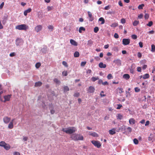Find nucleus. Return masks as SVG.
<instances>
[{"label": "nucleus", "mask_w": 155, "mask_h": 155, "mask_svg": "<svg viewBox=\"0 0 155 155\" xmlns=\"http://www.w3.org/2000/svg\"><path fill=\"white\" fill-rule=\"evenodd\" d=\"M14 155H20V153L18 152H15L13 153Z\"/></svg>", "instance_id": "nucleus-57"}, {"label": "nucleus", "mask_w": 155, "mask_h": 155, "mask_svg": "<svg viewBox=\"0 0 155 155\" xmlns=\"http://www.w3.org/2000/svg\"><path fill=\"white\" fill-rule=\"evenodd\" d=\"M92 72V71L91 69H88L87 72L86 73L87 74H91Z\"/></svg>", "instance_id": "nucleus-63"}, {"label": "nucleus", "mask_w": 155, "mask_h": 155, "mask_svg": "<svg viewBox=\"0 0 155 155\" xmlns=\"http://www.w3.org/2000/svg\"><path fill=\"white\" fill-rule=\"evenodd\" d=\"M53 28H54L53 26L51 25H49L48 27V28L49 29L51 30H52L53 29Z\"/></svg>", "instance_id": "nucleus-52"}, {"label": "nucleus", "mask_w": 155, "mask_h": 155, "mask_svg": "<svg viewBox=\"0 0 155 155\" xmlns=\"http://www.w3.org/2000/svg\"><path fill=\"white\" fill-rule=\"evenodd\" d=\"M54 82L57 84H59L61 83L60 81L57 78H55L54 79Z\"/></svg>", "instance_id": "nucleus-28"}, {"label": "nucleus", "mask_w": 155, "mask_h": 155, "mask_svg": "<svg viewBox=\"0 0 155 155\" xmlns=\"http://www.w3.org/2000/svg\"><path fill=\"white\" fill-rule=\"evenodd\" d=\"M107 78L108 79H111L113 78V77L111 74H109L107 76Z\"/></svg>", "instance_id": "nucleus-39"}, {"label": "nucleus", "mask_w": 155, "mask_h": 155, "mask_svg": "<svg viewBox=\"0 0 155 155\" xmlns=\"http://www.w3.org/2000/svg\"><path fill=\"white\" fill-rule=\"evenodd\" d=\"M117 93H118L120 94H121L124 92L123 89L121 87L118 88H117Z\"/></svg>", "instance_id": "nucleus-21"}, {"label": "nucleus", "mask_w": 155, "mask_h": 155, "mask_svg": "<svg viewBox=\"0 0 155 155\" xmlns=\"http://www.w3.org/2000/svg\"><path fill=\"white\" fill-rule=\"evenodd\" d=\"M144 6V5L143 4H142L141 5H139L138 8L139 9H142L143 8V7Z\"/></svg>", "instance_id": "nucleus-36"}, {"label": "nucleus", "mask_w": 155, "mask_h": 155, "mask_svg": "<svg viewBox=\"0 0 155 155\" xmlns=\"http://www.w3.org/2000/svg\"><path fill=\"white\" fill-rule=\"evenodd\" d=\"M110 8L109 5H108L107 6H105L104 7V9L106 10H108Z\"/></svg>", "instance_id": "nucleus-58"}, {"label": "nucleus", "mask_w": 155, "mask_h": 155, "mask_svg": "<svg viewBox=\"0 0 155 155\" xmlns=\"http://www.w3.org/2000/svg\"><path fill=\"white\" fill-rule=\"evenodd\" d=\"M4 5V2H2V3L0 5V9H2Z\"/></svg>", "instance_id": "nucleus-56"}, {"label": "nucleus", "mask_w": 155, "mask_h": 155, "mask_svg": "<svg viewBox=\"0 0 155 155\" xmlns=\"http://www.w3.org/2000/svg\"><path fill=\"white\" fill-rule=\"evenodd\" d=\"M120 21H121V22L122 24H124L126 22L125 19L124 18L121 19V20H120Z\"/></svg>", "instance_id": "nucleus-48"}, {"label": "nucleus", "mask_w": 155, "mask_h": 155, "mask_svg": "<svg viewBox=\"0 0 155 155\" xmlns=\"http://www.w3.org/2000/svg\"><path fill=\"white\" fill-rule=\"evenodd\" d=\"M123 116L120 114H118L117 116V119L121 120Z\"/></svg>", "instance_id": "nucleus-38"}, {"label": "nucleus", "mask_w": 155, "mask_h": 155, "mask_svg": "<svg viewBox=\"0 0 155 155\" xmlns=\"http://www.w3.org/2000/svg\"><path fill=\"white\" fill-rule=\"evenodd\" d=\"M99 66L101 68H105L106 67V65L101 62L99 64Z\"/></svg>", "instance_id": "nucleus-16"}, {"label": "nucleus", "mask_w": 155, "mask_h": 155, "mask_svg": "<svg viewBox=\"0 0 155 155\" xmlns=\"http://www.w3.org/2000/svg\"><path fill=\"white\" fill-rule=\"evenodd\" d=\"M98 21H101V24H103L105 23V20L104 18L103 17H101L98 19Z\"/></svg>", "instance_id": "nucleus-23"}, {"label": "nucleus", "mask_w": 155, "mask_h": 155, "mask_svg": "<svg viewBox=\"0 0 155 155\" xmlns=\"http://www.w3.org/2000/svg\"><path fill=\"white\" fill-rule=\"evenodd\" d=\"M149 17V15L148 14L146 13L144 15V17L146 19H148Z\"/></svg>", "instance_id": "nucleus-44"}, {"label": "nucleus", "mask_w": 155, "mask_h": 155, "mask_svg": "<svg viewBox=\"0 0 155 155\" xmlns=\"http://www.w3.org/2000/svg\"><path fill=\"white\" fill-rule=\"evenodd\" d=\"M11 118L5 116L3 118L4 122L5 124H8Z\"/></svg>", "instance_id": "nucleus-9"}, {"label": "nucleus", "mask_w": 155, "mask_h": 155, "mask_svg": "<svg viewBox=\"0 0 155 155\" xmlns=\"http://www.w3.org/2000/svg\"><path fill=\"white\" fill-rule=\"evenodd\" d=\"M123 77L126 80H128L130 78V76L128 74H125L123 75Z\"/></svg>", "instance_id": "nucleus-22"}, {"label": "nucleus", "mask_w": 155, "mask_h": 155, "mask_svg": "<svg viewBox=\"0 0 155 155\" xmlns=\"http://www.w3.org/2000/svg\"><path fill=\"white\" fill-rule=\"evenodd\" d=\"M85 29L83 27H81L79 28L78 31L79 33H81L82 32V31H85Z\"/></svg>", "instance_id": "nucleus-26"}, {"label": "nucleus", "mask_w": 155, "mask_h": 155, "mask_svg": "<svg viewBox=\"0 0 155 155\" xmlns=\"http://www.w3.org/2000/svg\"><path fill=\"white\" fill-rule=\"evenodd\" d=\"M62 64L65 67H68V64H67V63L66 61H63L62 62Z\"/></svg>", "instance_id": "nucleus-45"}, {"label": "nucleus", "mask_w": 155, "mask_h": 155, "mask_svg": "<svg viewBox=\"0 0 155 155\" xmlns=\"http://www.w3.org/2000/svg\"><path fill=\"white\" fill-rule=\"evenodd\" d=\"M42 84V83L40 81H39L37 82H36L35 85V87H37L38 86H40Z\"/></svg>", "instance_id": "nucleus-20"}, {"label": "nucleus", "mask_w": 155, "mask_h": 155, "mask_svg": "<svg viewBox=\"0 0 155 155\" xmlns=\"http://www.w3.org/2000/svg\"><path fill=\"white\" fill-rule=\"evenodd\" d=\"M6 143L4 141H2L0 142V146L3 147L4 145L6 144Z\"/></svg>", "instance_id": "nucleus-37"}, {"label": "nucleus", "mask_w": 155, "mask_h": 155, "mask_svg": "<svg viewBox=\"0 0 155 155\" xmlns=\"http://www.w3.org/2000/svg\"><path fill=\"white\" fill-rule=\"evenodd\" d=\"M143 16V14H140L138 16V18L140 19L142 18Z\"/></svg>", "instance_id": "nucleus-62"}, {"label": "nucleus", "mask_w": 155, "mask_h": 155, "mask_svg": "<svg viewBox=\"0 0 155 155\" xmlns=\"http://www.w3.org/2000/svg\"><path fill=\"white\" fill-rule=\"evenodd\" d=\"M129 123L130 124H134L135 123V120L134 119L131 118L129 120Z\"/></svg>", "instance_id": "nucleus-19"}, {"label": "nucleus", "mask_w": 155, "mask_h": 155, "mask_svg": "<svg viewBox=\"0 0 155 155\" xmlns=\"http://www.w3.org/2000/svg\"><path fill=\"white\" fill-rule=\"evenodd\" d=\"M99 79V78L98 77H92L91 78L92 81L93 82H94L97 80H98Z\"/></svg>", "instance_id": "nucleus-30"}, {"label": "nucleus", "mask_w": 155, "mask_h": 155, "mask_svg": "<svg viewBox=\"0 0 155 155\" xmlns=\"http://www.w3.org/2000/svg\"><path fill=\"white\" fill-rule=\"evenodd\" d=\"M80 55L78 51H75L74 54V57L77 58L79 57Z\"/></svg>", "instance_id": "nucleus-27"}, {"label": "nucleus", "mask_w": 155, "mask_h": 155, "mask_svg": "<svg viewBox=\"0 0 155 155\" xmlns=\"http://www.w3.org/2000/svg\"><path fill=\"white\" fill-rule=\"evenodd\" d=\"M22 41V40L21 39L19 38H17L16 40V45L18 46L20 45V43Z\"/></svg>", "instance_id": "nucleus-18"}, {"label": "nucleus", "mask_w": 155, "mask_h": 155, "mask_svg": "<svg viewBox=\"0 0 155 155\" xmlns=\"http://www.w3.org/2000/svg\"><path fill=\"white\" fill-rule=\"evenodd\" d=\"M3 147L6 150H8L11 148V146L10 145L7 143H6Z\"/></svg>", "instance_id": "nucleus-11"}, {"label": "nucleus", "mask_w": 155, "mask_h": 155, "mask_svg": "<svg viewBox=\"0 0 155 155\" xmlns=\"http://www.w3.org/2000/svg\"><path fill=\"white\" fill-rule=\"evenodd\" d=\"M42 28V26L41 25H38L36 26L35 28V31L37 32H38L41 30Z\"/></svg>", "instance_id": "nucleus-7"}, {"label": "nucleus", "mask_w": 155, "mask_h": 155, "mask_svg": "<svg viewBox=\"0 0 155 155\" xmlns=\"http://www.w3.org/2000/svg\"><path fill=\"white\" fill-rule=\"evenodd\" d=\"M139 46L140 47V48H142L143 47V43L142 42H140L139 43Z\"/></svg>", "instance_id": "nucleus-61"}, {"label": "nucleus", "mask_w": 155, "mask_h": 155, "mask_svg": "<svg viewBox=\"0 0 155 155\" xmlns=\"http://www.w3.org/2000/svg\"><path fill=\"white\" fill-rule=\"evenodd\" d=\"M88 14V17L89 18V21H92L94 19V18L92 16L91 13L89 11L87 12Z\"/></svg>", "instance_id": "nucleus-8"}, {"label": "nucleus", "mask_w": 155, "mask_h": 155, "mask_svg": "<svg viewBox=\"0 0 155 155\" xmlns=\"http://www.w3.org/2000/svg\"><path fill=\"white\" fill-rule=\"evenodd\" d=\"M139 23V21L135 20L133 22V24L134 26H136L138 25Z\"/></svg>", "instance_id": "nucleus-33"}, {"label": "nucleus", "mask_w": 155, "mask_h": 155, "mask_svg": "<svg viewBox=\"0 0 155 155\" xmlns=\"http://www.w3.org/2000/svg\"><path fill=\"white\" fill-rule=\"evenodd\" d=\"M137 56L139 58H141L142 56V55L140 52H138L137 54Z\"/></svg>", "instance_id": "nucleus-64"}, {"label": "nucleus", "mask_w": 155, "mask_h": 155, "mask_svg": "<svg viewBox=\"0 0 155 155\" xmlns=\"http://www.w3.org/2000/svg\"><path fill=\"white\" fill-rule=\"evenodd\" d=\"M114 37L115 38H119V35L117 33H115L114 35Z\"/></svg>", "instance_id": "nucleus-53"}, {"label": "nucleus", "mask_w": 155, "mask_h": 155, "mask_svg": "<svg viewBox=\"0 0 155 155\" xmlns=\"http://www.w3.org/2000/svg\"><path fill=\"white\" fill-rule=\"evenodd\" d=\"M32 9L31 8H29L28 9L24 11V14L25 16L27 15L28 13H29L31 11Z\"/></svg>", "instance_id": "nucleus-15"}, {"label": "nucleus", "mask_w": 155, "mask_h": 155, "mask_svg": "<svg viewBox=\"0 0 155 155\" xmlns=\"http://www.w3.org/2000/svg\"><path fill=\"white\" fill-rule=\"evenodd\" d=\"M99 31V28L98 27H96L94 28V31L95 33H97Z\"/></svg>", "instance_id": "nucleus-42"}, {"label": "nucleus", "mask_w": 155, "mask_h": 155, "mask_svg": "<svg viewBox=\"0 0 155 155\" xmlns=\"http://www.w3.org/2000/svg\"><path fill=\"white\" fill-rule=\"evenodd\" d=\"M118 4L121 7H122L123 6V4H122L121 1H119Z\"/></svg>", "instance_id": "nucleus-59"}, {"label": "nucleus", "mask_w": 155, "mask_h": 155, "mask_svg": "<svg viewBox=\"0 0 155 155\" xmlns=\"http://www.w3.org/2000/svg\"><path fill=\"white\" fill-rule=\"evenodd\" d=\"M149 77L150 75L148 74H146L143 75V78L145 79L149 78Z\"/></svg>", "instance_id": "nucleus-24"}, {"label": "nucleus", "mask_w": 155, "mask_h": 155, "mask_svg": "<svg viewBox=\"0 0 155 155\" xmlns=\"http://www.w3.org/2000/svg\"><path fill=\"white\" fill-rule=\"evenodd\" d=\"M8 18V16H7L6 17H5V18H4V20H3L2 21V22L3 24H5L6 22V21L7 20Z\"/></svg>", "instance_id": "nucleus-47"}, {"label": "nucleus", "mask_w": 155, "mask_h": 155, "mask_svg": "<svg viewBox=\"0 0 155 155\" xmlns=\"http://www.w3.org/2000/svg\"><path fill=\"white\" fill-rule=\"evenodd\" d=\"M90 135L94 137H97L98 136V134L94 132H93L90 134Z\"/></svg>", "instance_id": "nucleus-25"}, {"label": "nucleus", "mask_w": 155, "mask_h": 155, "mask_svg": "<svg viewBox=\"0 0 155 155\" xmlns=\"http://www.w3.org/2000/svg\"><path fill=\"white\" fill-rule=\"evenodd\" d=\"M113 62L114 63L117 65L120 66L121 65V60L119 59H117L113 61Z\"/></svg>", "instance_id": "nucleus-5"}, {"label": "nucleus", "mask_w": 155, "mask_h": 155, "mask_svg": "<svg viewBox=\"0 0 155 155\" xmlns=\"http://www.w3.org/2000/svg\"><path fill=\"white\" fill-rule=\"evenodd\" d=\"M71 138L72 140L74 141L82 140H84V137L83 136L78 134H73L71 136Z\"/></svg>", "instance_id": "nucleus-2"}, {"label": "nucleus", "mask_w": 155, "mask_h": 155, "mask_svg": "<svg viewBox=\"0 0 155 155\" xmlns=\"http://www.w3.org/2000/svg\"><path fill=\"white\" fill-rule=\"evenodd\" d=\"M134 142L135 144H137L138 143V141L136 138H134Z\"/></svg>", "instance_id": "nucleus-41"}, {"label": "nucleus", "mask_w": 155, "mask_h": 155, "mask_svg": "<svg viewBox=\"0 0 155 155\" xmlns=\"http://www.w3.org/2000/svg\"><path fill=\"white\" fill-rule=\"evenodd\" d=\"M151 51L152 52H155V45L152 44L151 45Z\"/></svg>", "instance_id": "nucleus-31"}, {"label": "nucleus", "mask_w": 155, "mask_h": 155, "mask_svg": "<svg viewBox=\"0 0 155 155\" xmlns=\"http://www.w3.org/2000/svg\"><path fill=\"white\" fill-rule=\"evenodd\" d=\"M95 90V88L92 86H90L87 90L88 92L91 93H93Z\"/></svg>", "instance_id": "nucleus-10"}, {"label": "nucleus", "mask_w": 155, "mask_h": 155, "mask_svg": "<svg viewBox=\"0 0 155 155\" xmlns=\"http://www.w3.org/2000/svg\"><path fill=\"white\" fill-rule=\"evenodd\" d=\"M132 38L134 39H136L137 38V36L136 35H133L131 36Z\"/></svg>", "instance_id": "nucleus-50"}, {"label": "nucleus", "mask_w": 155, "mask_h": 155, "mask_svg": "<svg viewBox=\"0 0 155 155\" xmlns=\"http://www.w3.org/2000/svg\"><path fill=\"white\" fill-rule=\"evenodd\" d=\"M14 119H13L10 122L8 125V127L10 129H12L13 127V121Z\"/></svg>", "instance_id": "nucleus-17"}, {"label": "nucleus", "mask_w": 155, "mask_h": 155, "mask_svg": "<svg viewBox=\"0 0 155 155\" xmlns=\"http://www.w3.org/2000/svg\"><path fill=\"white\" fill-rule=\"evenodd\" d=\"M116 129L114 128L112 129L111 130H109V132L111 135H113L116 133Z\"/></svg>", "instance_id": "nucleus-12"}, {"label": "nucleus", "mask_w": 155, "mask_h": 155, "mask_svg": "<svg viewBox=\"0 0 155 155\" xmlns=\"http://www.w3.org/2000/svg\"><path fill=\"white\" fill-rule=\"evenodd\" d=\"M70 42L72 45L74 46H77L78 45L77 42L74 40L71 39L70 40Z\"/></svg>", "instance_id": "nucleus-13"}, {"label": "nucleus", "mask_w": 155, "mask_h": 155, "mask_svg": "<svg viewBox=\"0 0 155 155\" xmlns=\"http://www.w3.org/2000/svg\"><path fill=\"white\" fill-rule=\"evenodd\" d=\"M153 139V137H152V134H151L148 137V140L150 141H151Z\"/></svg>", "instance_id": "nucleus-55"}, {"label": "nucleus", "mask_w": 155, "mask_h": 155, "mask_svg": "<svg viewBox=\"0 0 155 155\" xmlns=\"http://www.w3.org/2000/svg\"><path fill=\"white\" fill-rule=\"evenodd\" d=\"M62 74L64 76H67L68 75L67 72V71H64L62 72Z\"/></svg>", "instance_id": "nucleus-43"}, {"label": "nucleus", "mask_w": 155, "mask_h": 155, "mask_svg": "<svg viewBox=\"0 0 155 155\" xmlns=\"http://www.w3.org/2000/svg\"><path fill=\"white\" fill-rule=\"evenodd\" d=\"M11 97L10 95H8L6 96H4V98L5 99V100L4 102H5L6 101H9L10 99V98Z\"/></svg>", "instance_id": "nucleus-14"}, {"label": "nucleus", "mask_w": 155, "mask_h": 155, "mask_svg": "<svg viewBox=\"0 0 155 155\" xmlns=\"http://www.w3.org/2000/svg\"><path fill=\"white\" fill-rule=\"evenodd\" d=\"M86 63V61H83L82 62L81 64V66H84Z\"/></svg>", "instance_id": "nucleus-46"}, {"label": "nucleus", "mask_w": 155, "mask_h": 155, "mask_svg": "<svg viewBox=\"0 0 155 155\" xmlns=\"http://www.w3.org/2000/svg\"><path fill=\"white\" fill-rule=\"evenodd\" d=\"M62 131L67 134H71L74 133L76 131V129L74 127H72L63 128Z\"/></svg>", "instance_id": "nucleus-1"}, {"label": "nucleus", "mask_w": 155, "mask_h": 155, "mask_svg": "<svg viewBox=\"0 0 155 155\" xmlns=\"http://www.w3.org/2000/svg\"><path fill=\"white\" fill-rule=\"evenodd\" d=\"M41 65V64L40 63H37L35 64V67L37 68H38Z\"/></svg>", "instance_id": "nucleus-35"}, {"label": "nucleus", "mask_w": 155, "mask_h": 155, "mask_svg": "<svg viewBox=\"0 0 155 155\" xmlns=\"http://www.w3.org/2000/svg\"><path fill=\"white\" fill-rule=\"evenodd\" d=\"M117 109H120L121 107H122V105L120 104H118L117 105Z\"/></svg>", "instance_id": "nucleus-54"}, {"label": "nucleus", "mask_w": 155, "mask_h": 155, "mask_svg": "<svg viewBox=\"0 0 155 155\" xmlns=\"http://www.w3.org/2000/svg\"><path fill=\"white\" fill-rule=\"evenodd\" d=\"M102 84L104 85H108V83L107 82V81H105L104 82H103V83H102Z\"/></svg>", "instance_id": "nucleus-60"}, {"label": "nucleus", "mask_w": 155, "mask_h": 155, "mask_svg": "<svg viewBox=\"0 0 155 155\" xmlns=\"http://www.w3.org/2000/svg\"><path fill=\"white\" fill-rule=\"evenodd\" d=\"M134 89H135V91L137 92H139L140 91V89L138 87H136Z\"/></svg>", "instance_id": "nucleus-49"}, {"label": "nucleus", "mask_w": 155, "mask_h": 155, "mask_svg": "<svg viewBox=\"0 0 155 155\" xmlns=\"http://www.w3.org/2000/svg\"><path fill=\"white\" fill-rule=\"evenodd\" d=\"M69 90V88L67 86H65L64 87V92H65Z\"/></svg>", "instance_id": "nucleus-29"}, {"label": "nucleus", "mask_w": 155, "mask_h": 155, "mask_svg": "<svg viewBox=\"0 0 155 155\" xmlns=\"http://www.w3.org/2000/svg\"><path fill=\"white\" fill-rule=\"evenodd\" d=\"M130 41L129 39L124 38L122 40V43L124 45H127L129 44Z\"/></svg>", "instance_id": "nucleus-6"}, {"label": "nucleus", "mask_w": 155, "mask_h": 155, "mask_svg": "<svg viewBox=\"0 0 155 155\" xmlns=\"http://www.w3.org/2000/svg\"><path fill=\"white\" fill-rule=\"evenodd\" d=\"M91 142L95 147H97L98 148H100L101 146L100 143L99 141L92 140Z\"/></svg>", "instance_id": "nucleus-4"}, {"label": "nucleus", "mask_w": 155, "mask_h": 155, "mask_svg": "<svg viewBox=\"0 0 155 155\" xmlns=\"http://www.w3.org/2000/svg\"><path fill=\"white\" fill-rule=\"evenodd\" d=\"M28 26L25 24H21L16 26V29L19 30H26L28 29Z\"/></svg>", "instance_id": "nucleus-3"}, {"label": "nucleus", "mask_w": 155, "mask_h": 155, "mask_svg": "<svg viewBox=\"0 0 155 155\" xmlns=\"http://www.w3.org/2000/svg\"><path fill=\"white\" fill-rule=\"evenodd\" d=\"M93 42L91 40H90L87 41V45L90 46H91L93 44Z\"/></svg>", "instance_id": "nucleus-32"}, {"label": "nucleus", "mask_w": 155, "mask_h": 155, "mask_svg": "<svg viewBox=\"0 0 155 155\" xmlns=\"http://www.w3.org/2000/svg\"><path fill=\"white\" fill-rule=\"evenodd\" d=\"M118 25V24L117 23H113L111 25V27H115L117 26Z\"/></svg>", "instance_id": "nucleus-34"}, {"label": "nucleus", "mask_w": 155, "mask_h": 155, "mask_svg": "<svg viewBox=\"0 0 155 155\" xmlns=\"http://www.w3.org/2000/svg\"><path fill=\"white\" fill-rule=\"evenodd\" d=\"M153 24V22L151 21L149 22L147 24V25L149 27L151 26Z\"/></svg>", "instance_id": "nucleus-40"}, {"label": "nucleus", "mask_w": 155, "mask_h": 155, "mask_svg": "<svg viewBox=\"0 0 155 155\" xmlns=\"http://www.w3.org/2000/svg\"><path fill=\"white\" fill-rule=\"evenodd\" d=\"M80 95V94L79 93L77 92L76 93H75L74 96V97H78Z\"/></svg>", "instance_id": "nucleus-51"}]
</instances>
